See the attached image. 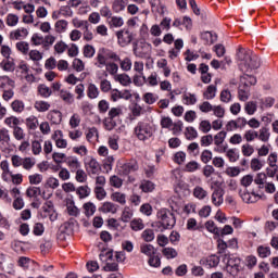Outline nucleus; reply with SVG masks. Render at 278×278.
Wrapping results in <instances>:
<instances>
[{
  "label": "nucleus",
  "instance_id": "nucleus-1",
  "mask_svg": "<svg viewBox=\"0 0 278 278\" xmlns=\"http://www.w3.org/2000/svg\"><path fill=\"white\" fill-rule=\"evenodd\" d=\"M237 59L240 62L241 71L249 73L260 68V56L251 50L239 49L237 52Z\"/></svg>",
  "mask_w": 278,
  "mask_h": 278
},
{
  "label": "nucleus",
  "instance_id": "nucleus-2",
  "mask_svg": "<svg viewBox=\"0 0 278 278\" xmlns=\"http://www.w3.org/2000/svg\"><path fill=\"white\" fill-rule=\"evenodd\" d=\"M156 128L151 122H138L135 126L134 132L136 138L146 142V140H151L155 136Z\"/></svg>",
  "mask_w": 278,
  "mask_h": 278
},
{
  "label": "nucleus",
  "instance_id": "nucleus-3",
  "mask_svg": "<svg viewBox=\"0 0 278 278\" xmlns=\"http://www.w3.org/2000/svg\"><path fill=\"white\" fill-rule=\"evenodd\" d=\"M156 218L159 220V225H161V231H165V229H173L177 224V218L175 217V213L168 208H161L156 213Z\"/></svg>",
  "mask_w": 278,
  "mask_h": 278
},
{
  "label": "nucleus",
  "instance_id": "nucleus-4",
  "mask_svg": "<svg viewBox=\"0 0 278 278\" xmlns=\"http://www.w3.org/2000/svg\"><path fill=\"white\" fill-rule=\"evenodd\" d=\"M99 257L101 262L105 264L103 266V270H105V273H116V270H118V263L116 262V258H114V252L102 251Z\"/></svg>",
  "mask_w": 278,
  "mask_h": 278
},
{
  "label": "nucleus",
  "instance_id": "nucleus-5",
  "mask_svg": "<svg viewBox=\"0 0 278 278\" xmlns=\"http://www.w3.org/2000/svg\"><path fill=\"white\" fill-rule=\"evenodd\" d=\"M224 262H226L227 273L232 275V277H236V275H238V273H240V270L242 268V265H241L242 262L240 261V258H238L236 256L225 255Z\"/></svg>",
  "mask_w": 278,
  "mask_h": 278
},
{
  "label": "nucleus",
  "instance_id": "nucleus-6",
  "mask_svg": "<svg viewBox=\"0 0 278 278\" xmlns=\"http://www.w3.org/2000/svg\"><path fill=\"white\" fill-rule=\"evenodd\" d=\"M115 36L119 47H129V43L134 42V31L129 30V28L117 30Z\"/></svg>",
  "mask_w": 278,
  "mask_h": 278
},
{
  "label": "nucleus",
  "instance_id": "nucleus-7",
  "mask_svg": "<svg viewBox=\"0 0 278 278\" xmlns=\"http://www.w3.org/2000/svg\"><path fill=\"white\" fill-rule=\"evenodd\" d=\"M151 49L152 46L149 42L134 43L132 53L136 58L144 60V58H149V55H151Z\"/></svg>",
  "mask_w": 278,
  "mask_h": 278
},
{
  "label": "nucleus",
  "instance_id": "nucleus-8",
  "mask_svg": "<svg viewBox=\"0 0 278 278\" xmlns=\"http://www.w3.org/2000/svg\"><path fill=\"white\" fill-rule=\"evenodd\" d=\"M277 162H278V155L277 153H270L268 159H267V164H268V167H267V177H275L276 176V179L278 181V165H277Z\"/></svg>",
  "mask_w": 278,
  "mask_h": 278
},
{
  "label": "nucleus",
  "instance_id": "nucleus-9",
  "mask_svg": "<svg viewBox=\"0 0 278 278\" xmlns=\"http://www.w3.org/2000/svg\"><path fill=\"white\" fill-rule=\"evenodd\" d=\"M85 168L89 175H99V173H101V164L92 156L85 159Z\"/></svg>",
  "mask_w": 278,
  "mask_h": 278
},
{
  "label": "nucleus",
  "instance_id": "nucleus-10",
  "mask_svg": "<svg viewBox=\"0 0 278 278\" xmlns=\"http://www.w3.org/2000/svg\"><path fill=\"white\" fill-rule=\"evenodd\" d=\"M51 139L53 140L56 149H68V140L64 138V132L62 130H54Z\"/></svg>",
  "mask_w": 278,
  "mask_h": 278
},
{
  "label": "nucleus",
  "instance_id": "nucleus-11",
  "mask_svg": "<svg viewBox=\"0 0 278 278\" xmlns=\"http://www.w3.org/2000/svg\"><path fill=\"white\" fill-rule=\"evenodd\" d=\"M211 202L215 207H220L225 203V190L223 188H215L211 194Z\"/></svg>",
  "mask_w": 278,
  "mask_h": 278
},
{
  "label": "nucleus",
  "instance_id": "nucleus-12",
  "mask_svg": "<svg viewBox=\"0 0 278 278\" xmlns=\"http://www.w3.org/2000/svg\"><path fill=\"white\" fill-rule=\"evenodd\" d=\"M27 36H29V30L25 27H20L10 33L11 40H25Z\"/></svg>",
  "mask_w": 278,
  "mask_h": 278
},
{
  "label": "nucleus",
  "instance_id": "nucleus-13",
  "mask_svg": "<svg viewBox=\"0 0 278 278\" xmlns=\"http://www.w3.org/2000/svg\"><path fill=\"white\" fill-rule=\"evenodd\" d=\"M99 212H102V214H116L118 206L114 202L106 201L99 207Z\"/></svg>",
  "mask_w": 278,
  "mask_h": 278
},
{
  "label": "nucleus",
  "instance_id": "nucleus-14",
  "mask_svg": "<svg viewBox=\"0 0 278 278\" xmlns=\"http://www.w3.org/2000/svg\"><path fill=\"white\" fill-rule=\"evenodd\" d=\"M22 124L21 118L14 115L4 118V125L9 127V129H12V131L13 129L21 127Z\"/></svg>",
  "mask_w": 278,
  "mask_h": 278
},
{
  "label": "nucleus",
  "instance_id": "nucleus-15",
  "mask_svg": "<svg viewBox=\"0 0 278 278\" xmlns=\"http://www.w3.org/2000/svg\"><path fill=\"white\" fill-rule=\"evenodd\" d=\"M71 173H75L81 168V163L79 162V159L76 156H68L65 160Z\"/></svg>",
  "mask_w": 278,
  "mask_h": 278
},
{
  "label": "nucleus",
  "instance_id": "nucleus-16",
  "mask_svg": "<svg viewBox=\"0 0 278 278\" xmlns=\"http://www.w3.org/2000/svg\"><path fill=\"white\" fill-rule=\"evenodd\" d=\"M257 84V78L253 75L249 74H243L240 77V85L243 86L244 88H249L250 86H255Z\"/></svg>",
  "mask_w": 278,
  "mask_h": 278
},
{
  "label": "nucleus",
  "instance_id": "nucleus-17",
  "mask_svg": "<svg viewBox=\"0 0 278 278\" xmlns=\"http://www.w3.org/2000/svg\"><path fill=\"white\" fill-rule=\"evenodd\" d=\"M47 118L52 125H60L62 123V112L58 110L50 111Z\"/></svg>",
  "mask_w": 278,
  "mask_h": 278
},
{
  "label": "nucleus",
  "instance_id": "nucleus-18",
  "mask_svg": "<svg viewBox=\"0 0 278 278\" xmlns=\"http://www.w3.org/2000/svg\"><path fill=\"white\" fill-rule=\"evenodd\" d=\"M193 197L194 199H198V201H205V199L208 197V192L203 187L195 186L193 188Z\"/></svg>",
  "mask_w": 278,
  "mask_h": 278
},
{
  "label": "nucleus",
  "instance_id": "nucleus-19",
  "mask_svg": "<svg viewBox=\"0 0 278 278\" xmlns=\"http://www.w3.org/2000/svg\"><path fill=\"white\" fill-rule=\"evenodd\" d=\"M138 170V162L129 161L122 165V172L124 175H129L130 173H136Z\"/></svg>",
  "mask_w": 278,
  "mask_h": 278
},
{
  "label": "nucleus",
  "instance_id": "nucleus-20",
  "mask_svg": "<svg viewBox=\"0 0 278 278\" xmlns=\"http://www.w3.org/2000/svg\"><path fill=\"white\" fill-rule=\"evenodd\" d=\"M127 8V0H114L112 2V10L115 14H121V12H125Z\"/></svg>",
  "mask_w": 278,
  "mask_h": 278
},
{
  "label": "nucleus",
  "instance_id": "nucleus-21",
  "mask_svg": "<svg viewBox=\"0 0 278 278\" xmlns=\"http://www.w3.org/2000/svg\"><path fill=\"white\" fill-rule=\"evenodd\" d=\"M132 218H134V210L129 206H125L124 210L122 211L119 220H122V223H131Z\"/></svg>",
  "mask_w": 278,
  "mask_h": 278
},
{
  "label": "nucleus",
  "instance_id": "nucleus-22",
  "mask_svg": "<svg viewBox=\"0 0 278 278\" xmlns=\"http://www.w3.org/2000/svg\"><path fill=\"white\" fill-rule=\"evenodd\" d=\"M111 201H114L115 203H119V205H126L127 194L121 191H115L111 194Z\"/></svg>",
  "mask_w": 278,
  "mask_h": 278
},
{
  "label": "nucleus",
  "instance_id": "nucleus-23",
  "mask_svg": "<svg viewBox=\"0 0 278 278\" xmlns=\"http://www.w3.org/2000/svg\"><path fill=\"white\" fill-rule=\"evenodd\" d=\"M94 65L98 68H103L104 66H108V59L105 56V53L103 52V49L98 52Z\"/></svg>",
  "mask_w": 278,
  "mask_h": 278
},
{
  "label": "nucleus",
  "instance_id": "nucleus-24",
  "mask_svg": "<svg viewBox=\"0 0 278 278\" xmlns=\"http://www.w3.org/2000/svg\"><path fill=\"white\" fill-rule=\"evenodd\" d=\"M216 85H210L206 90L203 92V98L206 99V101H212V99L216 98L217 92Z\"/></svg>",
  "mask_w": 278,
  "mask_h": 278
},
{
  "label": "nucleus",
  "instance_id": "nucleus-25",
  "mask_svg": "<svg viewBox=\"0 0 278 278\" xmlns=\"http://www.w3.org/2000/svg\"><path fill=\"white\" fill-rule=\"evenodd\" d=\"M12 136L17 142H22L23 140H25V138H27L25 129H23V127L21 126L12 130Z\"/></svg>",
  "mask_w": 278,
  "mask_h": 278
},
{
  "label": "nucleus",
  "instance_id": "nucleus-26",
  "mask_svg": "<svg viewBox=\"0 0 278 278\" xmlns=\"http://www.w3.org/2000/svg\"><path fill=\"white\" fill-rule=\"evenodd\" d=\"M54 28H55L56 34H65V31L68 29V21L58 20L54 23Z\"/></svg>",
  "mask_w": 278,
  "mask_h": 278
},
{
  "label": "nucleus",
  "instance_id": "nucleus-27",
  "mask_svg": "<svg viewBox=\"0 0 278 278\" xmlns=\"http://www.w3.org/2000/svg\"><path fill=\"white\" fill-rule=\"evenodd\" d=\"M101 92L99 91V87H97V85L94 84H89L88 88H87V97L89 99H99V94Z\"/></svg>",
  "mask_w": 278,
  "mask_h": 278
},
{
  "label": "nucleus",
  "instance_id": "nucleus-28",
  "mask_svg": "<svg viewBox=\"0 0 278 278\" xmlns=\"http://www.w3.org/2000/svg\"><path fill=\"white\" fill-rule=\"evenodd\" d=\"M11 110L16 114H23V112H25V102L22 100H14L11 103Z\"/></svg>",
  "mask_w": 278,
  "mask_h": 278
},
{
  "label": "nucleus",
  "instance_id": "nucleus-29",
  "mask_svg": "<svg viewBox=\"0 0 278 278\" xmlns=\"http://www.w3.org/2000/svg\"><path fill=\"white\" fill-rule=\"evenodd\" d=\"M59 97L64 101L65 103H73L75 101V98L73 97V93L66 89H61L59 92Z\"/></svg>",
  "mask_w": 278,
  "mask_h": 278
},
{
  "label": "nucleus",
  "instance_id": "nucleus-30",
  "mask_svg": "<svg viewBox=\"0 0 278 278\" xmlns=\"http://www.w3.org/2000/svg\"><path fill=\"white\" fill-rule=\"evenodd\" d=\"M241 199L242 201H244V203H257V199H260V195L253 192L250 193L244 191L243 193H241Z\"/></svg>",
  "mask_w": 278,
  "mask_h": 278
},
{
  "label": "nucleus",
  "instance_id": "nucleus-31",
  "mask_svg": "<svg viewBox=\"0 0 278 278\" xmlns=\"http://www.w3.org/2000/svg\"><path fill=\"white\" fill-rule=\"evenodd\" d=\"M140 253H143V255L151 257L155 253V247L149 243H143L140 245Z\"/></svg>",
  "mask_w": 278,
  "mask_h": 278
},
{
  "label": "nucleus",
  "instance_id": "nucleus-32",
  "mask_svg": "<svg viewBox=\"0 0 278 278\" xmlns=\"http://www.w3.org/2000/svg\"><path fill=\"white\" fill-rule=\"evenodd\" d=\"M130 229L132 231H142L144 229V220L142 218H134L130 220Z\"/></svg>",
  "mask_w": 278,
  "mask_h": 278
},
{
  "label": "nucleus",
  "instance_id": "nucleus-33",
  "mask_svg": "<svg viewBox=\"0 0 278 278\" xmlns=\"http://www.w3.org/2000/svg\"><path fill=\"white\" fill-rule=\"evenodd\" d=\"M34 108L37 112H49L51 104L47 101L38 100L35 102Z\"/></svg>",
  "mask_w": 278,
  "mask_h": 278
},
{
  "label": "nucleus",
  "instance_id": "nucleus-34",
  "mask_svg": "<svg viewBox=\"0 0 278 278\" xmlns=\"http://www.w3.org/2000/svg\"><path fill=\"white\" fill-rule=\"evenodd\" d=\"M257 138L261 140V142H268L270 140V131L266 127H262L257 131Z\"/></svg>",
  "mask_w": 278,
  "mask_h": 278
},
{
  "label": "nucleus",
  "instance_id": "nucleus-35",
  "mask_svg": "<svg viewBox=\"0 0 278 278\" xmlns=\"http://www.w3.org/2000/svg\"><path fill=\"white\" fill-rule=\"evenodd\" d=\"M20 17L14 13H9L5 17V23L8 27H16L18 25Z\"/></svg>",
  "mask_w": 278,
  "mask_h": 278
},
{
  "label": "nucleus",
  "instance_id": "nucleus-36",
  "mask_svg": "<svg viewBox=\"0 0 278 278\" xmlns=\"http://www.w3.org/2000/svg\"><path fill=\"white\" fill-rule=\"evenodd\" d=\"M114 79L122 86H129L131 84V78L127 74H117L114 76Z\"/></svg>",
  "mask_w": 278,
  "mask_h": 278
},
{
  "label": "nucleus",
  "instance_id": "nucleus-37",
  "mask_svg": "<svg viewBox=\"0 0 278 278\" xmlns=\"http://www.w3.org/2000/svg\"><path fill=\"white\" fill-rule=\"evenodd\" d=\"M110 27L119 28L125 25V20L122 16H111L109 21Z\"/></svg>",
  "mask_w": 278,
  "mask_h": 278
},
{
  "label": "nucleus",
  "instance_id": "nucleus-38",
  "mask_svg": "<svg viewBox=\"0 0 278 278\" xmlns=\"http://www.w3.org/2000/svg\"><path fill=\"white\" fill-rule=\"evenodd\" d=\"M249 97H251V92L248 87L242 88V85L239 87L238 90V99L239 101H249Z\"/></svg>",
  "mask_w": 278,
  "mask_h": 278
},
{
  "label": "nucleus",
  "instance_id": "nucleus-39",
  "mask_svg": "<svg viewBox=\"0 0 278 278\" xmlns=\"http://www.w3.org/2000/svg\"><path fill=\"white\" fill-rule=\"evenodd\" d=\"M72 25L73 27H75V29H85V27H87V25H90V23H88V21L86 20L74 17L72 18Z\"/></svg>",
  "mask_w": 278,
  "mask_h": 278
},
{
  "label": "nucleus",
  "instance_id": "nucleus-40",
  "mask_svg": "<svg viewBox=\"0 0 278 278\" xmlns=\"http://www.w3.org/2000/svg\"><path fill=\"white\" fill-rule=\"evenodd\" d=\"M241 153L244 157H251L255 153V148L251 143H244L241 146Z\"/></svg>",
  "mask_w": 278,
  "mask_h": 278
},
{
  "label": "nucleus",
  "instance_id": "nucleus-41",
  "mask_svg": "<svg viewBox=\"0 0 278 278\" xmlns=\"http://www.w3.org/2000/svg\"><path fill=\"white\" fill-rule=\"evenodd\" d=\"M26 127L27 129H30L31 131H36L38 129V117L36 116H29L26 118Z\"/></svg>",
  "mask_w": 278,
  "mask_h": 278
},
{
  "label": "nucleus",
  "instance_id": "nucleus-42",
  "mask_svg": "<svg viewBox=\"0 0 278 278\" xmlns=\"http://www.w3.org/2000/svg\"><path fill=\"white\" fill-rule=\"evenodd\" d=\"M97 53V50L94 49V46L91 45H85L83 48V55L84 58H94V54Z\"/></svg>",
  "mask_w": 278,
  "mask_h": 278
},
{
  "label": "nucleus",
  "instance_id": "nucleus-43",
  "mask_svg": "<svg viewBox=\"0 0 278 278\" xmlns=\"http://www.w3.org/2000/svg\"><path fill=\"white\" fill-rule=\"evenodd\" d=\"M182 101L185 105H194L197 103V94L194 93H184Z\"/></svg>",
  "mask_w": 278,
  "mask_h": 278
},
{
  "label": "nucleus",
  "instance_id": "nucleus-44",
  "mask_svg": "<svg viewBox=\"0 0 278 278\" xmlns=\"http://www.w3.org/2000/svg\"><path fill=\"white\" fill-rule=\"evenodd\" d=\"M85 210V216H94V212H97V205L92 202H87L83 205Z\"/></svg>",
  "mask_w": 278,
  "mask_h": 278
},
{
  "label": "nucleus",
  "instance_id": "nucleus-45",
  "mask_svg": "<svg viewBox=\"0 0 278 278\" xmlns=\"http://www.w3.org/2000/svg\"><path fill=\"white\" fill-rule=\"evenodd\" d=\"M79 125H81V116H79L78 113H74L71 117H70V127L72 129H77V127H79Z\"/></svg>",
  "mask_w": 278,
  "mask_h": 278
},
{
  "label": "nucleus",
  "instance_id": "nucleus-46",
  "mask_svg": "<svg viewBox=\"0 0 278 278\" xmlns=\"http://www.w3.org/2000/svg\"><path fill=\"white\" fill-rule=\"evenodd\" d=\"M76 194L79 197V199H86L90 197V187L88 186H80L76 189Z\"/></svg>",
  "mask_w": 278,
  "mask_h": 278
},
{
  "label": "nucleus",
  "instance_id": "nucleus-47",
  "mask_svg": "<svg viewBox=\"0 0 278 278\" xmlns=\"http://www.w3.org/2000/svg\"><path fill=\"white\" fill-rule=\"evenodd\" d=\"M41 192L40 187H28L26 190V195L29 199H37V197H40Z\"/></svg>",
  "mask_w": 278,
  "mask_h": 278
},
{
  "label": "nucleus",
  "instance_id": "nucleus-48",
  "mask_svg": "<svg viewBox=\"0 0 278 278\" xmlns=\"http://www.w3.org/2000/svg\"><path fill=\"white\" fill-rule=\"evenodd\" d=\"M30 42L34 47H40L41 45H45V37L38 33H35L30 38Z\"/></svg>",
  "mask_w": 278,
  "mask_h": 278
},
{
  "label": "nucleus",
  "instance_id": "nucleus-49",
  "mask_svg": "<svg viewBox=\"0 0 278 278\" xmlns=\"http://www.w3.org/2000/svg\"><path fill=\"white\" fill-rule=\"evenodd\" d=\"M244 111L249 114V116H253L255 112H257V103L254 101H249L244 105Z\"/></svg>",
  "mask_w": 278,
  "mask_h": 278
},
{
  "label": "nucleus",
  "instance_id": "nucleus-50",
  "mask_svg": "<svg viewBox=\"0 0 278 278\" xmlns=\"http://www.w3.org/2000/svg\"><path fill=\"white\" fill-rule=\"evenodd\" d=\"M10 140V130H8L7 128L0 129V144H9Z\"/></svg>",
  "mask_w": 278,
  "mask_h": 278
},
{
  "label": "nucleus",
  "instance_id": "nucleus-51",
  "mask_svg": "<svg viewBox=\"0 0 278 278\" xmlns=\"http://www.w3.org/2000/svg\"><path fill=\"white\" fill-rule=\"evenodd\" d=\"M141 238L144 240V242H153L155 240V232L153 229H146L141 233Z\"/></svg>",
  "mask_w": 278,
  "mask_h": 278
},
{
  "label": "nucleus",
  "instance_id": "nucleus-52",
  "mask_svg": "<svg viewBox=\"0 0 278 278\" xmlns=\"http://www.w3.org/2000/svg\"><path fill=\"white\" fill-rule=\"evenodd\" d=\"M24 170H31L36 166V159L34 157H24L22 163Z\"/></svg>",
  "mask_w": 278,
  "mask_h": 278
},
{
  "label": "nucleus",
  "instance_id": "nucleus-53",
  "mask_svg": "<svg viewBox=\"0 0 278 278\" xmlns=\"http://www.w3.org/2000/svg\"><path fill=\"white\" fill-rule=\"evenodd\" d=\"M38 93L40 97H43V99H49L51 97V88H49L47 85H39L38 86Z\"/></svg>",
  "mask_w": 278,
  "mask_h": 278
},
{
  "label": "nucleus",
  "instance_id": "nucleus-54",
  "mask_svg": "<svg viewBox=\"0 0 278 278\" xmlns=\"http://www.w3.org/2000/svg\"><path fill=\"white\" fill-rule=\"evenodd\" d=\"M66 210H67V214L70 216H79V208H77L75 206V202L74 201L67 202Z\"/></svg>",
  "mask_w": 278,
  "mask_h": 278
},
{
  "label": "nucleus",
  "instance_id": "nucleus-55",
  "mask_svg": "<svg viewBox=\"0 0 278 278\" xmlns=\"http://www.w3.org/2000/svg\"><path fill=\"white\" fill-rule=\"evenodd\" d=\"M243 138L247 141V143L257 140V130H247L243 135Z\"/></svg>",
  "mask_w": 278,
  "mask_h": 278
},
{
  "label": "nucleus",
  "instance_id": "nucleus-56",
  "mask_svg": "<svg viewBox=\"0 0 278 278\" xmlns=\"http://www.w3.org/2000/svg\"><path fill=\"white\" fill-rule=\"evenodd\" d=\"M201 39L205 42V45H214L216 36L210 31H205L201 34Z\"/></svg>",
  "mask_w": 278,
  "mask_h": 278
},
{
  "label": "nucleus",
  "instance_id": "nucleus-57",
  "mask_svg": "<svg viewBox=\"0 0 278 278\" xmlns=\"http://www.w3.org/2000/svg\"><path fill=\"white\" fill-rule=\"evenodd\" d=\"M139 188L142 192H153V190H155V185L150 180H143Z\"/></svg>",
  "mask_w": 278,
  "mask_h": 278
},
{
  "label": "nucleus",
  "instance_id": "nucleus-58",
  "mask_svg": "<svg viewBox=\"0 0 278 278\" xmlns=\"http://www.w3.org/2000/svg\"><path fill=\"white\" fill-rule=\"evenodd\" d=\"M226 157H228L229 162H238L240 154L236 149H228L226 150Z\"/></svg>",
  "mask_w": 278,
  "mask_h": 278
},
{
  "label": "nucleus",
  "instance_id": "nucleus-59",
  "mask_svg": "<svg viewBox=\"0 0 278 278\" xmlns=\"http://www.w3.org/2000/svg\"><path fill=\"white\" fill-rule=\"evenodd\" d=\"M227 138V131L222 130L213 137L214 144H223Z\"/></svg>",
  "mask_w": 278,
  "mask_h": 278
},
{
  "label": "nucleus",
  "instance_id": "nucleus-60",
  "mask_svg": "<svg viewBox=\"0 0 278 278\" xmlns=\"http://www.w3.org/2000/svg\"><path fill=\"white\" fill-rule=\"evenodd\" d=\"M0 67L3 71H7L8 73H11L12 71H14V63L12 61H10V59H4V60L1 61Z\"/></svg>",
  "mask_w": 278,
  "mask_h": 278
},
{
  "label": "nucleus",
  "instance_id": "nucleus-61",
  "mask_svg": "<svg viewBox=\"0 0 278 278\" xmlns=\"http://www.w3.org/2000/svg\"><path fill=\"white\" fill-rule=\"evenodd\" d=\"M256 251H257L258 257H262L263 260L266 257H269L270 255V248L265 245H260Z\"/></svg>",
  "mask_w": 278,
  "mask_h": 278
},
{
  "label": "nucleus",
  "instance_id": "nucleus-62",
  "mask_svg": "<svg viewBox=\"0 0 278 278\" xmlns=\"http://www.w3.org/2000/svg\"><path fill=\"white\" fill-rule=\"evenodd\" d=\"M110 186H112L113 188H123V180L121 179V177L113 175L110 177L109 180Z\"/></svg>",
  "mask_w": 278,
  "mask_h": 278
},
{
  "label": "nucleus",
  "instance_id": "nucleus-63",
  "mask_svg": "<svg viewBox=\"0 0 278 278\" xmlns=\"http://www.w3.org/2000/svg\"><path fill=\"white\" fill-rule=\"evenodd\" d=\"M162 253L167 260H175L177 257V250L174 248H165Z\"/></svg>",
  "mask_w": 278,
  "mask_h": 278
},
{
  "label": "nucleus",
  "instance_id": "nucleus-64",
  "mask_svg": "<svg viewBox=\"0 0 278 278\" xmlns=\"http://www.w3.org/2000/svg\"><path fill=\"white\" fill-rule=\"evenodd\" d=\"M267 176L264 173H258L254 179V184L258 186V188H264V185L266 184Z\"/></svg>",
  "mask_w": 278,
  "mask_h": 278
}]
</instances>
